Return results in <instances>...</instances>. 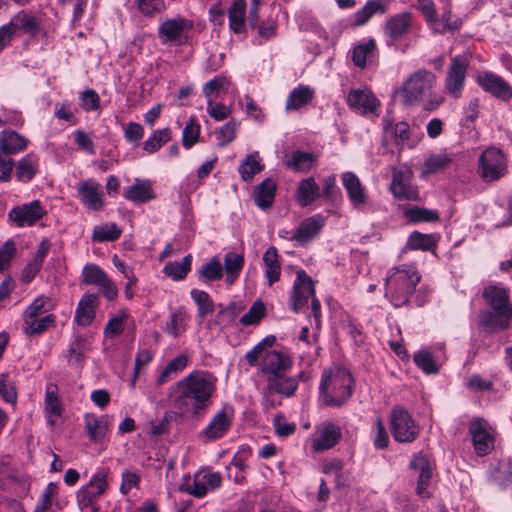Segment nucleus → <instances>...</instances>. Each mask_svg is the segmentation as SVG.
<instances>
[{
  "mask_svg": "<svg viewBox=\"0 0 512 512\" xmlns=\"http://www.w3.org/2000/svg\"><path fill=\"white\" fill-rule=\"evenodd\" d=\"M391 431L397 442H413L418 434L419 427L408 413L402 407H395L391 412Z\"/></svg>",
  "mask_w": 512,
  "mask_h": 512,
  "instance_id": "obj_8",
  "label": "nucleus"
},
{
  "mask_svg": "<svg viewBox=\"0 0 512 512\" xmlns=\"http://www.w3.org/2000/svg\"><path fill=\"white\" fill-rule=\"evenodd\" d=\"M315 90L308 85L300 84L288 95L285 103V110L296 111L308 105L314 98Z\"/></svg>",
  "mask_w": 512,
  "mask_h": 512,
  "instance_id": "obj_30",
  "label": "nucleus"
},
{
  "mask_svg": "<svg viewBox=\"0 0 512 512\" xmlns=\"http://www.w3.org/2000/svg\"><path fill=\"white\" fill-rule=\"evenodd\" d=\"M28 139L12 130L0 132V153L14 155L24 151L28 146Z\"/></svg>",
  "mask_w": 512,
  "mask_h": 512,
  "instance_id": "obj_27",
  "label": "nucleus"
},
{
  "mask_svg": "<svg viewBox=\"0 0 512 512\" xmlns=\"http://www.w3.org/2000/svg\"><path fill=\"white\" fill-rule=\"evenodd\" d=\"M314 162L315 156L312 153L294 151L286 160L285 165L287 168L295 171L307 172L312 168Z\"/></svg>",
  "mask_w": 512,
  "mask_h": 512,
  "instance_id": "obj_44",
  "label": "nucleus"
},
{
  "mask_svg": "<svg viewBox=\"0 0 512 512\" xmlns=\"http://www.w3.org/2000/svg\"><path fill=\"white\" fill-rule=\"evenodd\" d=\"M377 12L385 13V5L380 0H368L360 10L354 13V24L357 26L364 25Z\"/></svg>",
  "mask_w": 512,
  "mask_h": 512,
  "instance_id": "obj_46",
  "label": "nucleus"
},
{
  "mask_svg": "<svg viewBox=\"0 0 512 512\" xmlns=\"http://www.w3.org/2000/svg\"><path fill=\"white\" fill-rule=\"evenodd\" d=\"M245 14V0H234L230 8L228 9V18L229 28L235 34H240L245 31Z\"/></svg>",
  "mask_w": 512,
  "mask_h": 512,
  "instance_id": "obj_37",
  "label": "nucleus"
},
{
  "mask_svg": "<svg viewBox=\"0 0 512 512\" xmlns=\"http://www.w3.org/2000/svg\"><path fill=\"white\" fill-rule=\"evenodd\" d=\"M353 378L346 368L325 370L319 386L320 396L327 406L339 407L352 395Z\"/></svg>",
  "mask_w": 512,
  "mask_h": 512,
  "instance_id": "obj_4",
  "label": "nucleus"
},
{
  "mask_svg": "<svg viewBox=\"0 0 512 512\" xmlns=\"http://www.w3.org/2000/svg\"><path fill=\"white\" fill-rule=\"evenodd\" d=\"M443 13L439 18L437 14L428 25L430 29L435 33L444 34L449 31H454L460 28L462 22L459 18L453 17L449 4H444Z\"/></svg>",
  "mask_w": 512,
  "mask_h": 512,
  "instance_id": "obj_34",
  "label": "nucleus"
},
{
  "mask_svg": "<svg viewBox=\"0 0 512 512\" xmlns=\"http://www.w3.org/2000/svg\"><path fill=\"white\" fill-rule=\"evenodd\" d=\"M191 298L197 305V316L199 318V322L202 323L204 318L212 314L214 311V302L209 294L203 290L192 289L190 291Z\"/></svg>",
  "mask_w": 512,
  "mask_h": 512,
  "instance_id": "obj_43",
  "label": "nucleus"
},
{
  "mask_svg": "<svg viewBox=\"0 0 512 512\" xmlns=\"http://www.w3.org/2000/svg\"><path fill=\"white\" fill-rule=\"evenodd\" d=\"M237 126V122L231 120L215 131L218 146L224 147L235 139Z\"/></svg>",
  "mask_w": 512,
  "mask_h": 512,
  "instance_id": "obj_60",
  "label": "nucleus"
},
{
  "mask_svg": "<svg viewBox=\"0 0 512 512\" xmlns=\"http://www.w3.org/2000/svg\"><path fill=\"white\" fill-rule=\"evenodd\" d=\"M193 21L177 15L163 19L158 26V38L162 45L180 46L187 42Z\"/></svg>",
  "mask_w": 512,
  "mask_h": 512,
  "instance_id": "obj_5",
  "label": "nucleus"
},
{
  "mask_svg": "<svg viewBox=\"0 0 512 512\" xmlns=\"http://www.w3.org/2000/svg\"><path fill=\"white\" fill-rule=\"evenodd\" d=\"M179 489L198 498L206 495L208 491L202 473L195 474L192 482L190 481V476H187V479L180 485Z\"/></svg>",
  "mask_w": 512,
  "mask_h": 512,
  "instance_id": "obj_52",
  "label": "nucleus"
},
{
  "mask_svg": "<svg viewBox=\"0 0 512 512\" xmlns=\"http://www.w3.org/2000/svg\"><path fill=\"white\" fill-rule=\"evenodd\" d=\"M108 278L107 274L96 264H87L82 271L85 284L100 286Z\"/></svg>",
  "mask_w": 512,
  "mask_h": 512,
  "instance_id": "obj_54",
  "label": "nucleus"
},
{
  "mask_svg": "<svg viewBox=\"0 0 512 512\" xmlns=\"http://www.w3.org/2000/svg\"><path fill=\"white\" fill-rule=\"evenodd\" d=\"M46 211L38 200L14 207L8 214L17 227L33 226L45 215Z\"/></svg>",
  "mask_w": 512,
  "mask_h": 512,
  "instance_id": "obj_15",
  "label": "nucleus"
},
{
  "mask_svg": "<svg viewBox=\"0 0 512 512\" xmlns=\"http://www.w3.org/2000/svg\"><path fill=\"white\" fill-rule=\"evenodd\" d=\"M435 246V238L429 234L413 232L407 241V247L413 250H430Z\"/></svg>",
  "mask_w": 512,
  "mask_h": 512,
  "instance_id": "obj_58",
  "label": "nucleus"
},
{
  "mask_svg": "<svg viewBox=\"0 0 512 512\" xmlns=\"http://www.w3.org/2000/svg\"><path fill=\"white\" fill-rule=\"evenodd\" d=\"M217 378L210 372L196 370L170 388L171 406L181 415L202 417L213 403Z\"/></svg>",
  "mask_w": 512,
  "mask_h": 512,
  "instance_id": "obj_1",
  "label": "nucleus"
},
{
  "mask_svg": "<svg viewBox=\"0 0 512 512\" xmlns=\"http://www.w3.org/2000/svg\"><path fill=\"white\" fill-rule=\"evenodd\" d=\"M314 295V285L311 278L304 271L298 272L291 297L293 310L298 312L307 303L308 298H312Z\"/></svg>",
  "mask_w": 512,
  "mask_h": 512,
  "instance_id": "obj_23",
  "label": "nucleus"
},
{
  "mask_svg": "<svg viewBox=\"0 0 512 512\" xmlns=\"http://www.w3.org/2000/svg\"><path fill=\"white\" fill-rule=\"evenodd\" d=\"M414 362L425 374H436L439 367L429 351L421 350L414 354Z\"/></svg>",
  "mask_w": 512,
  "mask_h": 512,
  "instance_id": "obj_57",
  "label": "nucleus"
},
{
  "mask_svg": "<svg viewBox=\"0 0 512 512\" xmlns=\"http://www.w3.org/2000/svg\"><path fill=\"white\" fill-rule=\"evenodd\" d=\"M192 256L186 255L181 262H169L163 268V273L174 281L183 280L191 270Z\"/></svg>",
  "mask_w": 512,
  "mask_h": 512,
  "instance_id": "obj_45",
  "label": "nucleus"
},
{
  "mask_svg": "<svg viewBox=\"0 0 512 512\" xmlns=\"http://www.w3.org/2000/svg\"><path fill=\"white\" fill-rule=\"evenodd\" d=\"M319 197V186L313 177L300 181L297 188V200L302 207L312 204Z\"/></svg>",
  "mask_w": 512,
  "mask_h": 512,
  "instance_id": "obj_40",
  "label": "nucleus"
},
{
  "mask_svg": "<svg viewBox=\"0 0 512 512\" xmlns=\"http://www.w3.org/2000/svg\"><path fill=\"white\" fill-rule=\"evenodd\" d=\"M243 310L244 306L242 303L231 302L226 307L220 305V310L215 318V324L221 327L231 325Z\"/></svg>",
  "mask_w": 512,
  "mask_h": 512,
  "instance_id": "obj_48",
  "label": "nucleus"
},
{
  "mask_svg": "<svg viewBox=\"0 0 512 512\" xmlns=\"http://www.w3.org/2000/svg\"><path fill=\"white\" fill-rule=\"evenodd\" d=\"M478 173L485 182H493L507 173V159L498 148L489 147L479 157Z\"/></svg>",
  "mask_w": 512,
  "mask_h": 512,
  "instance_id": "obj_6",
  "label": "nucleus"
},
{
  "mask_svg": "<svg viewBox=\"0 0 512 512\" xmlns=\"http://www.w3.org/2000/svg\"><path fill=\"white\" fill-rule=\"evenodd\" d=\"M200 135V126L190 121L183 130L182 133V143L186 149H190L193 145H195L199 139Z\"/></svg>",
  "mask_w": 512,
  "mask_h": 512,
  "instance_id": "obj_64",
  "label": "nucleus"
},
{
  "mask_svg": "<svg viewBox=\"0 0 512 512\" xmlns=\"http://www.w3.org/2000/svg\"><path fill=\"white\" fill-rule=\"evenodd\" d=\"M265 314V307L261 301H255L250 309L240 318L244 326L255 325L260 322Z\"/></svg>",
  "mask_w": 512,
  "mask_h": 512,
  "instance_id": "obj_62",
  "label": "nucleus"
},
{
  "mask_svg": "<svg viewBox=\"0 0 512 512\" xmlns=\"http://www.w3.org/2000/svg\"><path fill=\"white\" fill-rule=\"evenodd\" d=\"M259 367L263 375L266 376V381L274 379L282 374H287L293 365V360L289 354L270 350L266 354L259 357Z\"/></svg>",
  "mask_w": 512,
  "mask_h": 512,
  "instance_id": "obj_11",
  "label": "nucleus"
},
{
  "mask_svg": "<svg viewBox=\"0 0 512 512\" xmlns=\"http://www.w3.org/2000/svg\"><path fill=\"white\" fill-rule=\"evenodd\" d=\"M55 322V316L48 314L44 317H37L31 320L24 321V331L29 336L40 335Z\"/></svg>",
  "mask_w": 512,
  "mask_h": 512,
  "instance_id": "obj_50",
  "label": "nucleus"
},
{
  "mask_svg": "<svg viewBox=\"0 0 512 512\" xmlns=\"http://www.w3.org/2000/svg\"><path fill=\"white\" fill-rule=\"evenodd\" d=\"M233 419L234 408L226 403L211 417L200 434L206 441H215L223 438L230 430Z\"/></svg>",
  "mask_w": 512,
  "mask_h": 512,
  "instance_id": "obj_10",
  "label": "nucleus"
},
{
  "mask_svg": "<svg viewBox=\"0 0 512 512\" xmlns=\"http://www.w3.org/2000/svg\"><path fill=\"white\" fill-rule=\"evenodd\" d=\"M123 197L133 203H147L155 199L151 181L135 179L131 186L124 189Z\"/></svg>",
  "mask_w": 512,
  "mask_h": 512,
  "instance_id": "obj_28",
  "label": "nucleus"
},
{
  "mask_svg": "<svg viewBox=\"0 0 512 512\" xmlns=\"http://www.w3.org/2000/svg\"><path fill=\"white\" fill-rule=\"evenodd\" d=\"M477 82L485 91L499 99L509 100L512 97L511 86L496 74L490 72L480 73Z\"/></svg>",
  "mask_w": 512,
  "mask_h": 512,
  "instance_id": "obj_21",
  "label": "nucleus"
},
{
  "mask_svg": "<svg viewBox=\"0 0 512 512\" xmlns=\"http://www.w3.org/2000/svg\"><path fill=\"white\" fill-rule=\"evenodd\" d=\"M512 318L510 313L502 311H484L479 315V325L488 330H504Z\"/></svg>",
  "mask_w": 512,
  "mask_h": 512,
  "instance_id": "obj_36",
  "label": "nucleus"
},
{
  "mask_svg": "<svg viewBox=\"0 0 512 512\" xmlns=\"http://www.w3.org/2000/svg\"><path fill=\"white\" fill-rule=\"evenodd\" d=\"M276 193V183L271 178L262 181L255 192L254 200L256 205L262 209H268L272 206Z\"/></svg>",
  "mask_w": 512,
  "mask_h": 512,
  "instance_id": "obj_38",
  "label": "nucleus"
},
{
  "mask_svg": "<svg viewBox=\"0 0 512 512\" xmlns=\"http://www.w3.org/2000/svg\"><path fill=\"white\" fill-rule=\"evenodd\" d=\"M347 104L354 111L367 115L375 113L379 101L369 89H352L347 95Z\"/></svg>",
  "mask_w": 512,
  "mask_h": 512,
  "instance_id": "obj_18",
  "label": "nucleus"
},
{
  "mask_svg": "<svg viewBox=\"0 0 512 512\" xmlns=\"http://www.w3.org/2000/svg\"><path fill=\"white\" fill-rule=\"evenodd\" d=\"M80 106L84 111L100 110V97L93 89H86L80 94Z\"/></svg>",
  "mask_w": 512,
  "mask_h": 512,
  "instance_id": "obj_63",
  "label": "nucleus"
},
{
  "mask_svg": "<svg viewBox=\"0 0 512 512\" xmlns=\"http://www.w3.org/2000/svg\"><path fill=\"white\" fill-rule=\"evenodd\" d=\"M375 47L374 39H369L367 42L355 46L352 52L353 63L359 68H364L367 59L372 56Z\"/></svg>",
  "mask_w": 512,
  "mask_h": 512,
  "instance_id": "obj_51",
  "label": "nucleus"
},
{
  "mask_svg": "<svg viewBox=\"0 0 512 512\" xmlns=\"http://www.w3.org/2000/svg\"><path fill=\"white\" fill-rule=\"evenodd\" d=\"M96 305L97 295L84 294L75 312V322L80 326L90 325L95 318Z\"/></svg>",
  "mask_w": 512,
  "mask_h": 512,
  "instance_id": "obj_31",
  "label": "nucleus"
},
{
  "mask_svg": "<svg viewBox=\"0 0 512 512\" xmlns=\"http://www.w3.org/2000/svg\"><path fill=\"white\" fill-rule=\"evenodd\" d=\"M171 137V131L169 128H164L160 130H156L153 132V134L144 142L143 149L147 153H154L160 147L170 140Z\"/></svg>",
  "mask_w": 512,
  "mask_h": 512,
  "instance_id": "obj_53",
  "label": "nucleus"
},
{
  "mask_svg": "<svg viewBox=\"0 0 512 512\" xmlns=\"http://www.w3.org/2000/svg\"><path fill=\"white\" fill-rule=\"evenodd\" d=\"M421 276L411 265L403 264L388 270L385 278V297L395 307L408 303Z\"/></svg>",
  "mask_w": 512,
  "mask_h": 512,
  "instance_id": "obj_3",
  "label": "nucleus"
},
{
  "mask_svg": "<svg viewBox=\"0 0 512 512\" xmlns=\"http://www.w3.org/2000/svg\"><path fill=\"white\" fill-rule=\"evenodd\" d=\"M341 181L353 207H363L367 203L368 194L359 177L355 173L348 171L341 174Z\"/></svg>",
  "mask_w": 512,
  "mask_h": 512,
  "instance_id": "obj_20",
  "label": "nucleus"
},
{
  "mask_svg": "<svg viewBox=\"0 0 512 512\" xmlns=\"http://www.w3.org/2000/svg\"><path fill=\"white\" fill-rule=\"evenodd\" d=\"M244 266V257L241 254L235 252H228L224 256V266L226 274V283L227 285H232L239 277V274Z\"/></svg>",
  "mask_w": 512,
  "mask_h": 512,
  "instance_id": "obj_39",
  "label": "nucleus"
},
{
  "mask_svg": "<svg viewBox=\"0 0 512 512\" xmlns=\"http://www.w3.org/2000/svg\"><path fill=\"white\" fill-rule=\"evenodd\" d=\"M127 318L128 314L125 311L111 317L105 326L104 335L109 338L119 336L124 331Z\"/></svg>",
  "mask_w": 512,
  "mask_h": 512,
  "instance_id": "obj_59",
  "label": "nucleus"
},
{
  "mask_svg": "<svg viewBox=\"0 0 512 512\" xmlns=\"http://www.w3.org/2000/svg\"><path fill=\"white\" fill-rule=\"evenodd\" d=\"M108 471L104 468L98 470L90 479V481L82 486L77 492V504L81 510L91 508L92 512H98L99 508L95 505V501L103 495L107 488Z\"/></svg>",
  "mask_w": 512,
  "mask_h": 512,
  "instance_id": "obj_7",
  "label": "nucleus"
},
{
  "mask_svg": "<svg viewBox=\"0 0 512 512\" xmlns=\"http://www.w3.org/2000/svg\"><path fill=\"white\" fill-rule=\"evenodd\" d=\"M199 279L203 282H213L222 279L223 267L218 257L211 258L198 270Z\"/></svg>",
  "mask_w": 512,
  "mask_h": 512,
  "instance_id": "obj_47",
  "label": "nucleus"
},
{
  "mask_svg": "<svg viewBox=\"0 0 512 512\" xmlns=\"http://www.w3.org/2000/svg\"><path fill=\"white\" fill-rule=\"evenodd\" d=\"M341 428L329 421L317 426L312 437L311 447L316 452L325 451L334 447L341 439Z\"/></svg>",
  "mask_w": 512,
  "mask_h": 512,
  "instance_id": "obj_14",
  "label": "nucleus"
},
{
  "mask_svg": "<svg viewBox=\"0 0 512 512\" xmlns=\"http://www.w3.org/2000/svg\"><path fill=\"white\" fill-rule=\"evenodd\" d=\"M263 263L268 285L272 286L274 283L279 281L281 274V263L276 247L271 246L264 252Z\"/></svg>",
  "mask_w": 512,
  "mask_h": 512,
  "instance_id": "obj_35",
  "label": "nucleus"
},
{
  "mask_svg": "<svg viewBox=\"0 0 512 512\" xmlns=\"http://www.w3.org/2000/svg\"><path fill=\"white\" fill-rule=\"evenodd\" d=\"M405 216L411 222H434L439 220V214L436 210L420 207L405 210Z\"/></svg>",
  "mask_w": 512,
  "mask_h": 512,
  "instance_id": "obj_56",
  "label": "nucleus"
},
{
  "mask_svg": "<svg viewBox=\"0 0 512 512\" xmlns=\"http://www.w3.org/2000/svg\"><path fill=\"white\" fill-rule=\"evenodd\" d=\"M410 466L418 472L417 495L421 498H429L431 496L430 480L432 477V467L429 458L424 454H418L413 457Z\"/></svg>",
  "mask_w": 512,
  "mask_h": 512,
  "instance_id": "obj_17",
  "label": "nucleus"
},
{
  "mask_svg": "<svg viewBox=\"0 0 512 512\" xmlns=\"http://www.w3.org/2000/svg\"><path fill=\"white\" fill-rule=\"evenodd\" d=\"M311 378L312 374L307 370L299 372L296 376H286V374H282L274 379H269L267 388L284 397L290 398L295 395L299 387V382L305 383L310 381Z\"/></svg>",
  "mask_w": 512,
  "mask_h": 512,
  "instance_id": "obj_13",
  "label": "nucleus"
},
{
  "mask_svg": "<svg viewBox=\"0 0 512 512\" xmlns=\"http://www.w3.org/2000/svg\"><path fill=\"white\" fill-rule=\"evenodd\" d=\"M84 428L90 440L100 442L107 434L108 419L105 416L97 417L95 414L87 413L84 416Z\"/></svg>",
  "mask_w": 512,
  "mask_h": 512,
  "instance_id": "obj_33",
  "label": "nucleus"
},
{
  "mask_svg": "<svg viewBox=\"0 0 512 512\" xmlns=\"http://www.w3.org/2000/svg\"><path fill=\"white\" fill-rule=\"evenodd\" d=\"M470 56L463 54L451 58L445 77V89L449 95L458 98L463 90Z\"/></svg>",
  "mask_w": 512,
  "mask_h": 512,
  "instance_id": "obj_9",
  "label": "nucleus"
},
{
  "mask_svg": "<svg viewBox=\"0 0 512 512\" xmlns=\"http://www.w3.org/2000/svg\"><path fill=\"white\" fill-rule=\"evenodd\" d=\"M7 25L11 26V31L13 34L17 30H21L25 34L34 37L40 31V24L36 17L31 12L24 10L19 11L16 15H14Z\"/></svg>",
  "mask_w": 512,
  "mask_h": 512,
  "instance_id": "obj_29",
  "label": "nucleus"
},
{
  "mask_svg": "<svg viewBox=\"0 0 512 512\" xmlns=\"http://www.w3.org/2000/svg\"><path fill=\"white\" fill-rule=\"evenodd\" d=\"M87 351L86 341L80 335H76L70 343L67 358L68 362H82Z\"/></svg>",
  "mask_w": 512,
  "mask_h": 512,
  "instance_id": "obj_61",
  "label": "nucleus"
},
{
  "mask_svg": "<svg viewBox=\"0 0 512 512\" xmlns=\"http://www.w3.org/2000/svg\"><path fill=\"white\" fill-rule=\"evenodd\" d=\"M189 319L190 317L185 310L178 309L171 314L170 320L166 322L164 331L176 338L186 331Z\"/></svg>",
  "mask_w": 512,
  "mask_h": 512,
  "instance_id": "obj_42",
  "label": "nucleus"
},
{
  "mask_svg": "<svg viewBox=\"0 0 512 512\" xmlns=\"http://www.w3.org/2000/svg\"><path fill=\"white\" fill-rule=\"evenodd\" d=\"M413 171L408 166L393 167L390 190L398 199H413L416 191L411 185Z\"/></svg>",
  "mask_w": 512,
  "mask_h": 512,
  "instance_id": "obj_16",
  "label": "nucleus"
},
{
  "mask_svg": "<svg viewBox=\"0 0 512 512\" xmlns=\"http://www.w3.org/2000/svg\"><path fill=\"white\" fill-rule=\"evenodd\" d=\"M469 434L477 455H487L494 448L493 431L487 421L481 418L472 419L469 423Z\"/></svg>",
  "mask_w": 512,
  "mask_h": 512,
  "instance_id": "obj_12",
  "label": "nucleus"
},
{
  "mask_svg": "<svg viewBox=\"0 0 512 512\" xmlns=\"http://www.w3.org/2000/svg\"><path fill=\"white\" fill-rule=\"evenodd\" d=\"M275 341V336H267L261 342L256 344L251 350L246 352L245 358L249 365L255 366L258 363L259 357L269 352L270 350L267 348L272 347Z\"/></svg>",
  "mask_w": 512,
  "mask_h": 512,
  "instance_id": "obj_55",
  "label": "nucleus"
},
{
  "mask_svg": "<svg viewBox=\"0 0 512 512\" xmlns=\"http://www.w3.org/2000/svg\"><path fill=\"white\" fill-rule=\"evenodd\" d=\"M122 230L113 222L97 225L93 229L92 240L94 242H113L120 238Z\"/></svg>",
  "mask_w": 512,
  "mask_h": 512,
  "instance_id": "obj_41",
  "label": "nucleus"
},
{
  "mask_svg": "<svg viewBox=\"0 0 512 512\" xmlns=\"http://www.w3.org/2000/svg\"><path fill=\"white\" fill-rule=\"evenodd\" d=\"M78 197L89 209L98 211L103 207V191L93 179L83 181L77 188Z\"/></svg>",
  "mask_w": 512,
  "mask_h": 512,
  "instance_id": "obj_22",
  "label": "nucleus"
},
{
  "mask_svg": "<svg viewBox=\"0 0 512 512\" xmlns=\"http://www.w3.org/2000/svg\"><path fill=\"white\" fill-rule=\"evenodd\" d=\"M412 18L408 11L391 16L384 26L385 35L393 41L401 39L410 31Z\"/></svg>",
  "mask_w": 512,
  "mask_h": 512,
  "instance_id": "obj_24",
  "label": "nucleus"
},
{
  "mask_svg": "<svg viewBox=\"0 0 512 512\" xmlns=\"http://www.w3.org/2000/svg\"><path fill=\"white\" fill-rule=\"evenodd\" d=\"M324 225V218L317 214L300 223L295 233L291 237L300 244L311 241L321 230Z\"/></svg>",
  "mask_w": 512,
  "mask_h": 512,
  "instance_id": "obj_26",
  "label": "nucleus"
},
{
  "mask_svg": "<svg viewBox=\"0 0 512 512\" xmlns=\"http://www.w3.org/2000/svg\"><path fill=\"white\" fill-rule=\"evenodd\" d=\"M483 298L493 310L512 314L510 293L502 284H492L485 287L483 290Z\"/></svg>",
  "mask_w": 512,
  "mask_h": 512,
  "instance_id": "obj_19",
  "label": "nucleus"
},
{
  "mask_svg": "<svg viewBox=\"0 0 512 512\" xmlns=\"http://www.w3.org/2000/svg\"><path fill=\"white\" fill-rule=\"evenodd\" d=\"M263 169L261 158L258 152H254L246 157L239 166V173L244 181H250Z\"/></svg>",
  "mask_w": 512,
  "mask_h": 512,
  "instance_id": "obj_49",
  "label": "nucleus"
},
{
  "mask_svg": "<svg viewBox=\"0 0 512 512\" xmlns=\"http://www.w3.org/2000/svg\"><path fill=\"white\" fill-rule=\"evenodd\" d=\"M435 84L436 76L432 72L426 69H419L403 82L396 94L405 106L418 105L425 98L429 97V103L425 108L433 110L444 100L440 94L432 92Z\"/></svg>",
  "mask_w": 512,
  "mask_h": 512,
  "instance_id": "obj_2",
  "label": "nucleus"
},
{
  "mask_svg": "<svg viewBox=\"0 0 512 512\" xmlns=\"http://www.w3.org/2000/svg\"><path fill=\"white\" fill-rule=\"evenodd\" d=\"M455 155L447 151H440L427 157L421 165V177L437 174L448 169L454 162Z\"/></svg>",
  "mask_w": 512,
  "mask_h": 512,
  "instance_id": "obj_25",
  "label": "nucleus"
},
{
  "mask_svg": "<svg viewBox=\"0 0 512 512\" xmlns=\"http://www.w3.org/2000/svg\"><path fill=\"white\" fill-rule=\"evenodd\" d=\"M39 157L34 153H28L15 164V176L18 181L27 183L38 173Z\"/></svg>",
  "mask_w": 512,
  "mask_h": 512,
  "instance_id": "obj_32",
  "label": "nucleus"
}]
</instances>
